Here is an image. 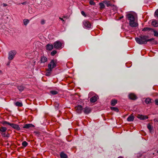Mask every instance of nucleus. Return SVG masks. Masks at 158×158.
I'll use <instances>...</instances> for the list:
<instances>
[{
	"instance_id": "obj_29",
	"label": "nucleus",
	"mask_w": 158,
	"mask_h": 158,
	"mask_svg": "<svg viewBox=\"0 0 158 158\" xmlns=\"http://www.w3.org/2000/svg\"><path fill=\"white\" fill-rule=\"evenodd\" d=\"M52 71H50L49 70V68L47 70V72L46 73L45 75L46 76H49L51 74V72Z\"/></svg>"
},
{
	"instance_id": "obj_43",
	"label": "nucleus",
	"mask_w": 158,
	"mask_h": 158,
	"mask_svg": "<svg viewBox=\"0 0 158 158\" xmlns=\"http://www.w3.org/2000/svg\"><path fill=\"white\" fill-rule=\"evenodd\" d=\"M10 61H8V63H7V64L6 65H10Z\"/></svg>"
},
{
	"instance_id": "obj_41",
	"label": "nucleus",
	"mask_w": 158,
	"mask_h": 158,
	"mask_svg": "<svg viewBox=\"0 0 158 158\" xmlns=\"http://www.w3.org/2000/svg\"><path fill=\"white\" fill-rule=\"evenodd\" d=\"M81 14L83 16L85 15V12L84 11H81Z\"/></svg>"
},
{
	"instance_id": "obj_18",
	"label": "nucleus",
	"mask_w": 158,
	"mask_h": 158,
	"mask_svg": "<svg viewBox=\"0 0 158 158\" xmlns=\"http://www.w3.org/2000/svg\"><path fill=\"white\" fill-rule=\"evenodd\" d=\"M53 46L52 44H48L47 45L46 48L48 50H51L53 48Z\"/></svg>"
},
{
	"instance_id": "obj_15",
	"label": "nucleus",
	"mask_w": 158,
	"mask_h": 158,
	"mask_svg": "<svg viewBox=\"0 0 158 158\" xmlns=\"http://www.w3.org/2000/svg\"><path fill=\"white\" fill-rule=\"evenodd\" d=\"M103 3L106 5L107 6L109 7L112 6V4L110 3V2L108 1H103Z\"/></svg>"
},
{
	"instance_id": "obj_45",
	"label": "nucleus",
	"mask_w": 158,
	"mask_h": 158,
	"mask_svg": "<svg viewBox=\"0 0 158 158\" xmlns=\"http://www.w3.org/2000/svg\"><path fill=\"white\" fill-rule=\"evenodd\" d=\"M3 6H7V4H5V3H4L3 4Z\"/></svg>"
},
{
	"instance_id": "obj_38",
	"label": "nucleus",
	"mask_w": 158,
	"mask_h": 158,
	"mask_svg": "<svg viewBox=\"0 0 158 158\" xmlns=\"http://www.w3.org/2000/svg\"><path fill=\"white\" fill-rule=\"evenodd\" d=\"M155 15L157 16L158 17V9H157L155 12Z\"/></svg>"
},
{
	"instance_id": "obj_21",
	"label": "nucleus",
	"mask_w": 158,
	"mask_h": 158,
	"mask_svg": "<svg viewBox=\"0 0 158 158\" xmlns=\"http://www.w3.org/2000/svg\"><path fill=\"white\" fill-rule=\"evenodd\" d=\"M60 156L61 158H67V156L63 152H61L60 154Z\"/></svg>"
},
{
	"instance_id": "obj_26",
	"label": "nucleus",
	"mask_w": 158,
	"mask_h": 158,
	"mask_svg": "<svg viewBox=\"0 0 158 158\" xmlns=\"http://www.w3.org/2000/svg\"><path fill=\"white\" fill-rule=\"evenodd\" d=\"M151 99L149 98H147L145 100V102L147 104H149L151 102Z\"/></svg>"
},
{
	"instance_id": "obj_31",
	"label": "nucleus",
	"mask_w": 158,
	"mask_h": 158,
	"mask_svg": "<svg viewBox=\"0 0 158 158\" xmlns=\"http://www.w3.org/2000/svg\"><path fill=\"white\" fill-rule=\"evenodd\" d=\"M18 89L19 91H22L24 89V87L23 86L20 85L18 86Z\"/></svg>"
},
{
	"instance_id": "obj_50",
	"label": "nucleus",
	"mask_w": 158,
	"mask_h": 158,
	"mask_svg": "<svg viewBox=\"0 0 158 158\" xmlns=\"http://www.w3.org/2000/svg\"><path fill=\"white\" fill-rule=\"evenodd\" d=\"M1 71H0V73H1Z\"/></svg>"
},
{
	"instance_id": "obj_32",
	"label": "nucleus",
	"mask_w": 158,
	"mask_h": 158,
	"mask_svg": "<svg viewBox=\"0 0 158 158\" xmlns=\"http://www.w3.org/2000/svg\"><path fill=\"white\" fill-rule=\"evenodd\" d=\"M89 3L90 5L94 6L95 5V3L93 0H90L89 1Z\"/></svg>"
},
{
	"instance_id": "obj_13",
	"label": "nucleus",
	"mask_w": 158,
	"mask_h": 158,
	"mask_svg": "<svg viewBox=\"0 0 158 158\" xmlns=\"http://www.w3.org/2000/svg\"><path fill=\"white\" fill-rule=\"evenodd\" d=\"M129 98L131 99L135 100L136 99V97L133 94H131L129 95Z\"/></svg>"
},
{
	"instance_id": "obj_2",
	"label": "nucleus",
	"mask_w": 158,
	"mask_h": 158,
	"mask_svg": "<svg viewBox=\"0 0 158 158\" xmlns=\"http://www.w3.org/2000/svg\"><path fill=\"white\" fill-rule=\"evenodd\" d=\"M127 16L129 21V25L131 27H136L138 26V24L135 22V17L132 14H128Z\"/></svg>"
},
{
	"instance_id": "obj_23",
	"label": "nucleus",
	"mask_w": 158,
	"mask_h": 158,
	"mask_svg": "<svg viewBox=\"0 0 158 158\" xmlns=\"http://www.w3.org/2000/svg\"><path fill=\"white\" fill-rule=\"evenodd\" d=\"M99 5L100 6V8L101 9H102L105 8V6L103 2L99 3Z\"/></svg>"
},
{
	"instance_id": "obj_6",
	"label": "nucleus",
	"mask_w": 158,
	"mask_h": 158,
	"mask_svg": "<svg viewBox=\"0 0 158 158\" xmlns=\"http://www.w3.org/2000/svg\"><path fill=\"white\" fill-rule=\"evenodd\" d=\"M54 48L56 49H61L62 48V44L59 41H56L53 44Z\"/></svg>"
},
{
	"instance_id": "obj_47",
	"label": "nucleus",
	"mask_w": 158,
	"mask_h": 158,
	"mask_svg": "<svg viewBox=\"0 0 158 158\" xmlns=\"http://www.w3.org/2000/svg\"><path fill=\"white\" fill-rule=\"evenodd\" d=\"M92 93V92H90V93H89V96H90V94H91Z\"/></svg>"
},
{
	"instance_id": "obj_28",
	"label": "nucleus",
	"mask_w": 158,
	"mask_h": 158,
	"mask_svg": "<svg viewBox=\"0 0 158 158\" xmlns=\"http://www.w3.org/2000/svg\"><path fill=\"white\" fill-rule=\"evenodd\" d=\"M29 23V20L28 19H24L23 20V23L24 25L26 26Z\"/></svg>"
},
{
	"instance_id": "obj_51",
	"label": "nucleus",
	"mask_w": 158,
	"mask_h": 158,
	"mask_svg": "<svg viewBox=\"0 0 158 158\" xmlns=\"http://www.w3.org/2000/svg\"><path fill=\"white\" fill-rule=\"evenodd\" d=\"M157 122H158V120H157Z\"/></svg>"
},
{
	"instance_id": "obj_19",
	"label": "nucleus",
	"mask_w": 158,
	"mask_h": 158,
	"mask_svg": "<svg viewBox=\"0 0 158 158\" xmlns=\"http://www.w3.org/2000/svg\"><path fill=\"white\" fill-rule=\"evenodd\" d=\"M7 128L5 127H0V131L1 132V133H2L4 132H5L6 130H7Z\"/></svg>"
},
{
	"instance_id": "obj_1",
	"label": "nucleus",
	"mask_w": 158,
	"mask_h": 158,
	"mask_svg": "<svg viewBox=\"0 0 158 158\" xmlns=\"http://www.w3.org/2000/svg\"><path fill=\"white\" fill-rule=\"evenodd\" d=\"M148 36L141 35L139 38H135L136 42L139 44H146L148 42H150L152 44H156V42L154 40L153 38L148 39Z\"/></svg>"
},
{
	"instance_id": "obj_36",
	"label": "nucleus",
	"mask_w": 158,
	"mask_h": 158,
	"mask_svg": "<svg viewBox=\"0 0 158 158\" xmlns=\"http://www.w3.org/2000/svg\"><path fill=\"white\" fill-rule=\"evenodd\" d=\"M56 53V51L54 50L52 51L51 53V55L53 56H54Z\"/></svg>"
},
{
	"instance_id": "obj_48",
	"label": "nucleus",
	"mask_w": 158,
	"mask_h": 158,
	"mask_svg": "<svg viewBox=\"0 0 158 158\" xmlns=\"http://www.w3.org/2000/svg\"><path fill=\"white\" fill-rule=\"evenodd\" d=\"M118 158H123L121 156H119Z\"/></svg>"
},
{
	"instance_id": "obj_14",
	"label": "nucleus",
	"mask_w": 158,
	"mask_h": 158,
	"mask_svg": "<svg viewBox=\"0 0 158 158\" xmlns=\"http://www.w3.org/2000/svg\"><path fill=\"white\" fill-rule=\"evenodd\" d=\"M97 100V96L96 95L94 96L91 98L90 99V101L91 102H94Z\"/></svg>"
},
{
	"instance_id": "obj_17",
	"label": "nucleus",
	"mask_w": 158,
	"mask_h": 158,
	"mask_svg": "<svg viewBox=\"0 0 158 158\" xmlns=\"http://www.w3.org/2000/svg\"><path fill=\"white\" fill-rule=\"evenodd\" d=\"M147 127L148 129L149 130L150 132L151 133H152L153 132V127H151L150 124H148L147 126Z\"/></svg>"
},
{
	"instance_id": "obj_16",
	"label": "nucleus",
	"mask_w": 158,
	"mask_h": 158,
	"mask_svg": "<svg viewBox=\"0 0 158 158\" xmlns=\"http://www.w3.org/2000/svg\"><path fill=\"white\" fill-rule=\"evenodd\" d=\"M152 24L155 27H158V21L156 20H154L152 22Z\"/></svg>"
},
{
	"instance_id": "obj_40",
	"label": "nucleus",
	"mask_w": 158,
	"mask_h": 158,
	"mask_svg": "<svg viewBox=\"0 0 158 158\" xmlns=\"http://www.w3.org/2000/svg\"><path fill=\"white\" fill-rule=\"evenodd\" d=\"M41 23L42 24H44L45 23V21L44 20H42L41 22Z\"/></svg>"
},
{
	"instance_id": "obj_34",
	"label": "nucleus",
	"mask_w": 158,
	"mask_h": 158,
	"mask_svg": "<svg viewBox=\"0 0 158 158\" xmlns=\"http://www.w3.org/2000/svg\"><path fill=\"white\" fill-rule=\"evenodd\" d=\"M28 143L26 141H24L22 143V145L24 147H26L27 146Z\"/></svg>"
},
{
	"instance_id": "obj_44",
	"label": "nucleus",
	"mask_w": 158,
	"mask_h": 158,
	"mask_svg": "<svg viewBox=\"0 0 158 158\" xmlns=\"http://www.w3.org/2000/svg\"><path fill=\"white\" fill-rule=\"evenodd\" d=\"M59 19L60 20H61L63 22H64V19H63L62 18L60 17Z\"/></svg>"
},
{
	"instance_id": "obj_33",
	"label": "nucleus",
	"mask_w": 158,
	"mask_h": 158,
	"mask_svg": "<svg viewBox=\"0 0 158 158\" xmlns=\"http://www.w3.org/2000/svg\"><path fill=\"white\" fill-rule=\"evenodd\" d=\"M50 93L53 95H56L58 93V92L56 90H52L50 91Z\"/></svg>"
},
{
	"instance_id": "obj_3",
	"label": "nucleus",
	"mask_w": 158,
	"mask_h": 158,
	"mask_svg": "<svg viewBox=\"0 0 158 158\" xmlns=\"http://www.w3.org/2000/svg\"><path fill=\"white\" fill-rule=\"evenodd\" d=\"M16 53V51L14 50L10 51L8 53V59L9 60H13Z\"/></svg>"
},
{
	"instance_id": "obj_4",
	"label": "nucleus",
	"mask_w": 158,
	"mask_h": 158,
	"mask_svg": "<svg viewBox=\"0 0 158 158\" xmlns=\"http://www.w3.org/2000/svg\"><path fill=\"white\" fill-rule=\"evenodd\" d=\"M56 66V62H55L54 60H52L48 64V68H49V70L50 71H52V69L55 67Z\"/></svg>"
},
{
	"instance_id": "obj_22",
	"label": "nucleus",
	"mask_w": 158,
	"mask_h": 158,
	"mask_svg": "<svg viewBox=\"0 0 158 158\" xmlns=\"http://www.w3.org/2000/svg\"><path fill=\"white\" fill-rule=\"evenodd\" d=\"M117 100L115 99H112L111 101V105L112 106H114L117 103Z\"/></svg>"
},
{
	"instance_id": "obj_42",
	"label": "nucleus",
	"mask_w": 158,
	"mask_h": 158,
	"mask_svg": "<svg viewBox=\"0 0 158 158\" xmlns=\"http://www.w3.org/2000/svg\"><path fill=\"white\" fill-rule=\"evenodd\" d=\"M27 3V2H25L22 3L21 4L23 5H24V4H26Z\"/></svg>"
},
{
	"instance_id": "obj_30",
	"label": "nucleus",
	"mask_w": 158,
	"mask_h": 158,
	"mask_svg": "<svg viewBox=\"0 0 158 158\" xmlns=\"http://www.w3.org/2000/svg\"><path fill=\"white\" fill-rule=\"evenodd\" d=\"M110 109L111 110L115 111L117 112H118L119 111L117 107H111Z\"/></svg>"
},
{
	"instance_id": "obj_35",
	"label": "nucleus",
	"mask_w": 158,
	"mask_h": 158,
	"mask_svg": "<svg viewBox=\"0 0 158 158\" xmlns=\"http://www.w3.org/2000/svg\"><path fill=\"white\" fill-rule=\"evenodd\" d=\"M154 35L155 36L158 37V32L156 31H154Z\"/></svg>"
},
{
	"instance_id": "obj_25",
	"label": "nucleus",
	"mask_w": 158,
	"mask_h": 158,
	"mask_svg": "<svg viewBox=\"0 0 158 158\" xmlns=\"http://www.w3.org/2000/svg\"><path fill=\"white\" fill-rule=\"evenodd\" d=\"M1 134L4 137H8L9 136V134L8 133L6 134L5 132L1 133Z\"/></svg>"
},
{
	"instance_id": "obj_12",
	"label": "nucleus",
	"mask_w": 158,
	"mask_h": 158,
	"mask_svg": "<svg viewBox=\"0 0 158 158\" xmlns=\"http://www.w3.org/2000/svg\"><path fill=\"white\" fill-rule=\"evenodd\" d=\"M34 126L32 124H25L23 127L24 128H29L30 127H34Z\"/></svg>"
},
{
	"instance_id": "obj_8",
	"label": "nucleus",
	"mask_w": 158,
	"mask_h": 158,
	"mask_svg": "<svg viewBox=\"0 0 158 158\" xmlns=\"http://www.w3.org/2000/svg\"><path fill=\"white\" fill-rule=\"evenodd\" d=\"M10 126L13 128L17 130H20V128L19 127V126L17 124L11 123Z\"/></svg>"
},
{
	"instance_id": "obj_37",
	"label": "nucleus",
	"mask_w": 158,
	"mask_h": 158,
	"mask_svg": "<svg viewBox=\"0 0 158 158\" xmlns=\"http://www.w3.org/2000/svg\"><path fill=\"white\" fill-rule=\"evenodd\" d=\"M150 29L148 27H144L143 29V31H148V30H150Z\"/></svg>"
},
{
	"instance_id": "obj_9",
	"label": "nucleus",
	"mask_w": 158,
	"mask_h": 158,
	"mask_svg": "<svg viewBox=\"0 0 158 158\" xmlns=\"http://www.w3.org/2000/svg\"><path fill=\"white\" fill-rule=\"evenodd\" d=\"M91 111V109L87 107H86L84 110V112L86 114H88Z\"/></svg>"
},
{
	"instance_id": "obj_7",
	"label": "nucleus",
	"mask_w": 158,
	"mask_h": 158,
	"mask_svg": "<svg viewBox=\"0 0 158 158\" xmlns=\"http://www.w3.org/2000/svg\"><path fill=\"white\" fill-rule=\"evenodd\" d=\"M76 112L79 114H80L82 110V106L81 105H78L77 106L75 107Z\"/></svg>"
},
{
	"instance_id": "obj_5",
	"label": "nucleus",
	"mask_w": 158,
	"mask_h": 158,
	"mask_svg": "<svg viewBox=\"0 0 158 158\" xmlns=\"http://www.w3.org/2000/svg\"><path fill=\"white\" fill-rule=\"evenodd\" d=\"M83 24L84 27L86 28L90 29L92 28V25L88 21L85 20L83 22Z\"/></svg>"
},
{
	"instance_id": "obj_39",
	"label": "nucleus",
	"mask_w": 158,
	"mask_h": 158,
	"mask_svg": "<svg viewBox=\"0 0 158 158\" xmlns=\"http://www.w3.org/2000/svg\"><path fill=\"white\" fill-rule=\"evenodd\" d=\"M155 103L156 105H158V99H156L155 100Z\"/></svg>"
},
{
	"instance_id": "obj_20",
	"label": "nucleus",
	"mask_w": 158,
	"mask_h": 158,
	"mask_svg": "<svg viewBox=\"0 0 158 158\" xmlns=\"http://www.w3.org/2000/svg\"><path fill=\"white\" fill-rule=\"evenodd\" d=\"M134 117L132 115L129 116L127 118V120L129 122H131L133 121Z\"/></svg>"
},
{
	"instance_id": "obj_24",
	"label": "nucleus",
	"mask_w": 158,
	"mask_h": 158,
	"mask_svg": "<svg viewBox=\"0 0 158 158\" xmlns=\"http://www.w3.org/2000/svg\"><path fill=\"white\" fill-rule=\"evenodd\" d=\"M15 105L16 106L21 107L23 106V104L22 102H17L15 103Z\"/></svg>"
},
{
	"instance_id": "obj_10",
	"label": "nucleus",
	"mask_w": 158,
	"mask_h": 158,
	"mask_svg": "<svg viewBox=\"0 0 158 158\" xmlns=\"http://www.w3.org/2000/svg\"><path fill=\"white\" fill-rule=\"evenodd\" d=\"M138 118L142 120H145L148 118V117L147 116L142 115H139L138 116Z\"/></svg>"
},
{
	"instance_id": "obj_11",
	"label": "nucleus",
	"mask_w": 158,
	"mask_h": 158,
	"mask_svg": "<svg viewBox=\"0 0 158 158\" xmlns=\"http://www.w3.org/2000/svg\"><path fill=\"white\" fill-rule=\"evenodd\" d=\"M47 61V58L44 56H42L40 59L41 63H44Z\"/></svg>"
},
{
	"instance_id": "obj_49",
	"label": "nucleus",
	"mask_w": 158,
	"mask_h": 158,
	"mask_svg": "<svg viewBox=\"0 0 158 158\" xmlns=\"http://www.w3.org/2000/svg\"><path fill=\"white\" fill-rule=\"evenodd\" d=\"M157 152L158 153V150L157 151Z\"/></svg>"
},
{
	"instance_id": "obj_27",
	"label": "nucleus",
	"mask_w": 158,
	"mask_h": 158,
	"mask_svg": "<svg viewBox=\"0 0 158 158\" xmlns=\"http://www.w3.org/2000/svg\"><path fill=\"white\" fill-rule=\"evenodd\" d=\"M1 123L3 124V125H5L6 124H8L10 126L11 123H10L8 122H7L6 121H3L1 122Z\"/></svg>"
},
{
	"instance_id": "obj_46",
	"label": "nucleus",
	"mask_w": 158,
	"mask_h": 158,
	"mask_svg": "<svg viewBox=\"0 0 158 158\" xmlns=\"http://www.w3.org/2000/svg\"><path fill=\"white\" fill-rule=\"evenodd\" d=\"M123 16H122L121 17H120L119 18V19H122V18H123Z\"/></svg>"
}]
</instances>
